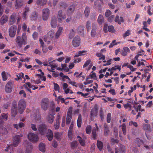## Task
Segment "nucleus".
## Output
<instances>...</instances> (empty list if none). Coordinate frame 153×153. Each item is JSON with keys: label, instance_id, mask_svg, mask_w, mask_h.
I'll use <instances>...</instances> for the list:
<instances>
[{"label": "nucleus", "instance_id": "nucleus-1", "mask_svg": "<svg viewBox=\"0 0 153 153\" xmlns=\"http://www.w3.org/2000/svg\"><path fill=\"white\" fill-rule=\"evenodd\" d=\"M26 106V102L23 99L20 100L18 103V110L21 114H22L25 110Z\"/></svg>", "mask_w": 153, "mask_h": 153}, {"label": "nucleus", "instance_id": "nucleus-2", "mask_svg": "<svg viewBox=\"0 0 153 153\" xmlns=\"http://www.w3.org/2000/svg\"><path fill=\"white\" fill-rule=\"evenodd\" d=\"M27 136L29 140L33 143L37 142L39 139L37 134L32 132L29 133Z\"/></svg>", "mask_w": 153, "mask_h": 153}, {"label": "nucleus", "instance_id": "nucleus-3", "mask_svg": "<svg viewBox=\"0 0 153 153\" xmlns=\"http://www.w3.org/2000/svg\"><path fill=\"white\" fill-rule=\"evenodd\" d=\"M76 4L75 3H73L70 5L68 8L66 13L68 16H70L73 14L76 9Z\"/></svg>", "mask_w": 153, "mask_h": 153}, {"label": "nucleus", "instance_id": "nucleus-4", "mask_svg": "<svg viewBox=\"0 0 153 153\" xmlns=\"http://www.w3.org/2000/svg\"><path fill=\"white\" fill-rule=\"evenodd\" d=\"M81 43V39L78 36H76L72 41V45L75 47H78Z\"/></svg>", "mask_w": 153, "mask_h": 153}, {"label": "nucleus", "instance_id": "nucleus-5", "mask_svg": "<svg viewBox=\"0 0 153 153\" xmlns=\"http://www.w3.org/2000/svg\"><path fill=\"white\" fill-rule=\"evenodd\" d=\"M17 30V27L13 25L11 26L9 29V33L10 36L11 37H14L16 35Z\"/></svg>", "mask_w": 153, "mask_h": 153}, {"label": "nucleus", "instance_id": "nucleus-6", "mask_svg": "<svg viewBox=\"0 0 153 153\" xmlns=\"http://www.w3.org/2000/svg\"><path fill=\"white\" fill-rule=\"evenodd\" d=\"M42 17L44 21H46L48 19L50 14V10L47 8L44 9L42 10Z\"/></svg>", "mask_w": 153, "mask_h": 153}, {"label": "nucleus", "instance_id": "nucleus-7", "mask_svg": "<svg viewBox=\"0 0 153 153\" xmlns=\"http://www.w3.org/2000/svg\"><path fill=\"white\" fill-rule=\"evenodd\" d=\"M47 129L46 126L43 124L40 125L38 128L40 134L41 135H44L45 134Z\"/></svg>", "mask_w": 153, "mask_h": 153}, {"label": "nucleus", "instance_id": "nucleus-8", "mask_svg": "<svg viewBox=\"0 0 153 153\" xmlns=\"http://www.w3.org/2000/svg\"><path fill=\"white\" fill-rule=\"evenodd\" d=\"M49 104L48 99L47 98L44 99L42 100L41 103L42 108L44 110H46Z\"/></svg>", "mask_w": 153, "mask_h": 153}, {"label": "nucleus", "instance_id": "nucleus-9", "mask_svg": "<svg viewBox=\"0 0 153 153\" xmlns=\"http://www.w3.org/2000/svg\"><path fill=\"white\" fill-rule=\"evenodd\" d=\"M8 114H2L0 116V129L3 126L4 121H6L7 120Z\"/></svg>", "mask_w": 153, "mask_h": 153}, {"label": "nucleus", "instance_id": "nucleus-10", "mask_svg": "<svg viewBox=\"0 0 153 153\" xmlns=\"http://www.w3.org/2000/svg\"><path fill=\"white\" fill-rule=\"evenodd\" d=\"M22 137V134L16 135L14 137L13 141V146L16 147L18 146L20 140V138Z\"/></svg>", "mask_w": 153, "mask_h": 153}, {"label": "nucleus", "instance_id": "nucleus-11", "mask_svg": "<svg viewBox=\"0 0 153 153\" xmlns=\"http://www.w3.org/2000/svg\"><path fill=\"white\" fill-rule=\"evenodd\" d=\"M20 36H18L16 39V42L20 47H22V45H25L26 44V41L23 40Z\"/></svg>", "mask_w": 153, "mask_h": 153}, {"label": "nucleus", "instance_id": "nucleus-12", "mask_svg": "<svg viewBox=\"0 0 153 153\" xmlns=\"http://www.w3.org/2000/svg\"><path fill=\"white\" fill-rule=\"evenodd\" d=\"M57 16L58 21L60 23H61L63 19H65L66 18V15L62 13V10H59L58 12Z\"/></svg>", "mask_w": 153, "mask_h": 153}, {"label": "nucleus", "instance_id": "nucleus-13", "mask_svg": "<svg viewBox=\"0 0 153 153\" xmlns=\"http://www.w3.org/2000/svg\"><path fill=\"white\" fill-rule=\"evenodd\" d=\"M76 30L79 34L84 37L86 32L84 31V27L83 26L80 25L78 26Z\"/></svg>", "mask_w": 153, "mask_h": 153}, {"label": "nucleus", "instance_id": "nucleus-14", "mask_svg": "<svg viewBox=\"0 0 153 153\" xmlns=\"http://www.w3.org/2000/svg\"><path fill=\"white\" fill-rule=\"evenodd\" d=\"M52 114H50L47 118V120L49 123H52L54 119V115L55 114L54 110V109L52 110Z\"/></svg>", "mask_w": 153, "mask_h": 153}, {"label": "nucleus", "instance_id": "nucleus-15", "mask_svg": "<svg viewBox=\"0 0 153 153\" xmlns=\"http://www.w3.org/2000/svg\"><path fill=\"white\" fill-rule=\"evenodd\" d=\"M17 114V108H16V102H14L13 104L12 107L11 114V116L13 117L16 116Z\"/></svg>", "mask_w": 153, "mask_h": 153}, {"label": "nucleus", "instance_id": "nucleus-16", "mask_svg": "<svg viewBox=\"0 0 153 153\" xmlns=\"http://www.w3.org/2000/svg\"><path fill=\"white\" fill-rule=\"evenodd\" d=\"M97 109L95 107L91 109V121L93 120L94 117L97 116Z\"/></svg>", "mask_w": 153, "mask_h": 153}, {"label": "nucleus", "instance_id": "nucleus-17", "mask_svg": "<svg viewBox=\"0 0 153 153\" xmlns=\"http://www.w3.org/2000/svg\"><path fill=\"white\" fill-rule=\"evenodd\" d=\"M55 60H53L52 61V62H49V65L48 66V67L47 68L48 70L50 71H52V72H53L55 70V68L57 67V65L55 64L53 65H52L51 63L52 62H55Z\"/></svg>", "mask_w": 153, "mask_h": 153}, {"label": "nucleus", "instance_id": "nucleus-18", "mask_svg": "<svg viewBox=\"0 0 153 153\" xmlns=\"http://www.w3.org/2000/svg\"><path fill=\"white\" fill-rule=\"evenodd\" d=\"M64 30L63 28L62 27H59L58 30L56 32L55 35V39H58L63 32Z\"/></svg>", "mask_w": 153, "mask_h": 153}, {"label": "nucleus", "instance_id": "nucleus-19", "mask_svg": "<svg viewBox=\"0 0 153 153\" xmlns=\"http://www.w3.org/2000/svg\"><path fill=\"white\" fill-rule=\"evenodd\" d=\"M8 18L7 16L5 15H3L0 19V23L1 25H3L6 23L8 21Z\"/></svg>", "mask_w": 153, "mask_h": 153}, {"label": "nucleus", "instance_id": "nucleus-20", "mask_svg": "<svg viewBox=\"0 0 153 153\" xmlns=\"http://www.w3.org/2000/svg\"><path fill=\"white\" fill-rule=\"evenodd\" d=\"M12 82H9L6 84L5 87V91L8 93H10L12 90Z\"/></svg>", "mask_w": 153, "mask_h": 153}, {"label": "nucleus", "instance_id": "nucleus-21", "mask_svg": "<svg viewBox=\"0 0 153 153\" xmlns=\"http://www.w3.org/2000/svg\"><path fill=\"white\" fill-rule=\"evenodd\" d=\"M23 4L22 0H16L15 7L16 9H19L23 5Z\"/></svg>", "mask_w": 153, "mask_h": 153}, {"label": "nucleus", "instance_id": "nucleus-22", "mask_svg": "<svg viewBox=\"0 0 153 153\" xmlns=\"http://www.w3.org/2000/svg\"><path fill=\"white\" fill-rule=\"evenodd\" d=\"M115 153H124L126 151L125 147L124 146L120 145V149L118 150L116 148L115 149Z\"/></svg>", "mask_w": 153, "mask_h": 153}, {"label": "nucleus", "instance_id": "nucleus-23", "mask_svg": "<svg viewBox=\"0 0 153 153\" xmlns=\"http://www.w3.org/2000/svg\"><path fill=\"white\" fill-rule=\"evenodd\" d=\"M16 76L17 78H15L16 80H18L19 79H22V78L24 79V80L22 81V82L24 83L25 82V79L24 77V75L23 73H21L19 74H16Z\"/></svg>", "mask_w": 153, "mask_h": 153}, {"label": "nucleus", "instance_id": "nucleus-24", "mask_svg": "<svg viewBox=\"0 0 153 153\" xmlns=\"http://www.w3.org/2000/svg\"><path fill=\"white\" fill-rule=\"evenodd\" d=\"M36 76L38 77V78L36 79V81L34 80H31V82L33 84L34 83L36 84H38L41 82L40 79L41 78V74H37L36 75Z\"/></svg>", "mask_w": 153, "mask_h": 153}, {"label": "nucleus", "instance_id": "nucleus-25", "mask_svg": "<svg viewBox=\"0 0 153 153\" xmlns=\"http://www.w3.org/2000/svg\"><path fill=\"white\" fill-rule=\"evenodd\" d=\"M16 14L14 13H13L11 15L10 21L9 24L10 25H12L14 24L16 22Z\"/></svg>", "mask_w": 153, "mask_h": 153}, {"label": "nucleus", "instance_id": "nucleus-26", "mask_svg": "<svg viewBox=\"0 0 153 153\" xmlns=\"http://www.w3.org/2000/svg\"><path fill=\"white\" fill-rule=\"evenodd\" d=\"M56 19L55 17H52L51 19V25L52 27L55 28L56 26Z\"/></svg>", "mask_w": 153, "mask_h": 153}, {"label": "nucleus", "instance_id": "nucleus-27", "mask_svg": "<svg viewBox=\"0 0 153 153\" xmlns=\"http://www.w3.org/2000/svg\"><path fill=\"white\" fill-rule=\"evenodd\" d=\"M38 13L36 11L32 12L30 17V19L31 20H35L38 17Z\"/></svg>", "mask_w": 153, "mask_h": 153}, {"label": "nucleus", "instance_id": "nucleus-28", "mask_svg": "<svg viewBox=\"0 0 153 153\" xmlns=\"http://www.w3.org/2000/svg\"><path fill=\"white\" fill-rule=\"evenodd\" d=\"M46 136L49 140L50 141L52 140L53 134L52 131L50 129L48 130V132L47 133Z\"/></svg>", "mask_w": 153, "mask_h": 153}, {"label": "nucleus", "instance_id": "nucleus-29", "mask_svg": "<svg viewBox=\"0 0 153 153\" xmlns=\"http://www.w3.org/2000/svg\"><path fill=\"white\" fill-rule=\"evenodd\" d=\"M104 19L103 16L101 14H100L98 17L97 21L98 23L101 25L104 22Z\"/></svg>", "mask_w": 153, "mask_h": 153}, {"label": "nucleus", "instance_id": "nucleus-30", "mask_svg": "<svg viewBox=\"0 0 153 153\" xmlns=\"http://www.w3.org/2000/svg\"><path fill=\"white\" fill-rule=\"evenodd\" d=\"M120 53L123 56L126 55L128 52L130 51V50L129 48H120Z\"/></svg>", "mask_w": 153, "mask_h": 153}, {"label": "nucleus", "instance_id": "nucleus-31", "mask_svg": "<svg viewBox=\"0 0 153 153\" xmlns=\"http://www.w3.org/2000/svg\"><path fill=\"white\" fill-rule=\"evenodd\" d=\"M96 128H94L93 129L92 135L94 139H95L97 136L96 131L98 129V127L97 124H95Z\"/></svg>", "mask_w": 153, "mask_h": 153}, {"label": "nucleus", "instance_id": "nucleus-32", "mask_svg": "<svg viewBox=\"0 0 153 153\" xmlns=\"http://www.w3.org/2000/svg\"><path fill=\"white\" fill-rule=\"evenodd\" d=\"M77 138H79V140L81 145L84 146L85 145V140L86 139L85 137H84L83 139L79 136L77 137Z\"/></svg>", "mask_w": 153, "mask_h": 153}, {"label": "nucleus", "instance_id": "nucleus-33", "mask_svg": "<svg viewBox=\"0 0 153 153\" xmlns=\"http://www.w3.org/2000/svg\"><path fill=\"white\" fill-rule=\"evenodd\" d=\"M39 149L40 151L44 152L45 151V145L43 143H41L39 146Z\"/></svg>", "mask_w": 153, "mask_h": 153}, {"label": "nucleus", "instance_id": "nucleus-34", "mask_svg": "<svg viewBox=\"0 0 153 153\" xmlns=\"http://www.w3.org/2000/svg\"><path fill=\"white\" fill-rule=\"evenodd\" d=\"M77 123L78 127H80L81 126L82 123V116L80 114L79 115Z\"/></svg>", "mask_w": 153, "mask_h": 153}, {"label": "nucleus", "instance_id": "nucleus-35", "mask_svg": "<svg viewBox=\"0 0 153 153\" xmlns=\"http://www.w3.org/2000/svg\"><path fill=\"white\" fill-rule=\"evenodd\" d=\"M91 22L88 21L86 22L85 27L88 32L90 31V30L91 29Z\"/></svg>", "mask_w": 153, "mask_h": 153}, {"label": "nucleus", "instance_id": "nucleus-36", "mask_svg": "<svg viewBox=\"0 0 153 153\" xmlns=\"http://www.w3.org/2000/svg\"><path fill=\"white\" fill-rule=\"evenodd\" d=\"M54 35V32L53 30H51L48 33V35L50 39H52L53 38Z\"/></svg>", "mask_w": 153, "mask_h": 153}, {"label": "nucleus", "instance_id": "nucleus-37", "mask_svg": "<svg viewBox=\"0 0 153 153\" xmlns=\"http://www.w3.org/2000/svg\"><path fill=\"white\" fill-rule=\"evenodd\" d=\"M90 12V9L89 7H86L84 13L85 16L86 17H88Z\"/></svg>", "mask_w": 153, "mask_h": 153}, {"label": "nucleus", "instance_id": "nucleus-38", "mask_svg": "<svg viewBox=\"0 0 153 153\" xmlns=\"http://www.w3.org/2000/svg\"><path fill=\"white\" fill-rule=\"evenodd\" d=\"M104 134L105 135H107L109 132L108 127V125L106 124H105L104 125Z\"/></svg>", "mask_w": 153, "mask_h": 153}, {"label": "nucleus", "instance_id": "nucleus-39", "mask_svg": "<svg viewBox=\"0 0 153 153\" xmlns=\"http://www.w3.org/2000/svg\"><path fill=\"white\" fill-rule=\"evenodd\" d=\"M75 35V32L74 30L73 29L71 30L68 35L69 39H72Z\"/></svg>", "mask_w": 153, "mask_h": 153}, {"label": "nucleus", "instance_id": "nucleus-40", "mask_svg": "<svg viewBox=\"0 0 153 153\" xmlns=\"http://www.w3.org/2000/svg\"><path fill=\"white\" fill-rule=\"evenodd\" d=\"M93 80L90 78H86L85 81L84 82V83L85 85H87L93 82Z\"/></svg>", "mask_w": 153, "mask_h": 153}, {"label": "nucleus", "instance_id": "nucleus-41", "mask_svg": "<svg viewBox=\"0 0 153 153\" xmlns=\"http://www.w3.org/2000/svg\"><path fill=\"white\" fill-rule=\"evenodd\" d=\"M61 67L62 70H64V71L67 72L69 71V68L67 67V65L66 64H62Z\"/></svg>", "mask_w": 153, "mask_h": 153}, {"label": "nucleus", "instance_id": "nucleus-42", "mask_svg": "<svg viewBox=\"0 0 153 153\" xmlns=\"http://www.w3.org/2000/svg\"><path fill=\"white\" fill-rule=\"evenodd\" d=\"M96 55L98 57H99V60H104L105 58V56L104 55H103L100 53H98L96 54Z\"/></svg>", "mask_w": 153, "mask_h": 153}, {"label": "nucleus", "instance_id": "nucleus-43", "mask_svg": "<svg viewBox=\"0 0 153 153\" xmlns=\"http://www.w3.org/2000/svg\"><path fill=\"white\" fill-rule=\"evenodd\" d=\"M59 7L61 8H65L67 6L66 3L63 2H60L59 3Z\"/></svg>", "mask_w": 153, "mask_h": 153}, {"label": "nucleus", "instance_id": "nucleus-44", "mask_svg": "<svg viewBox=\"0 0 153 153\" xmlns=\"http://www.w3.org/2000/svg\"><path fill=\"white\" fill-rule=\"evenodd\" d=\"M97 145L99 150H101L102 149L103 144L102 142L98 141L97 142Z\"/></svg>", "mask_w": 153, "mask_h": 153}, {"label": "nucleus", "instance_id": "nucleus-45", "mask_svg": "<svg viewBox=\"0 0 153 153\" xmlns=\"http://www.w3.org/2000/svg\"><path fill=\"white\" fill-rule=\"evenodd\" d=\"M38 33L36 31H34L32 34V37L33 39L34 40H36L38 39Z\"/></svg>", "mask_w": 153, "mask_h": 153}, {"label": "nucleus", "instance_id": "nucleus-46", "mask_svg": "<svg viewBox=\"0 0 153 153\" xmlns=\"http://www.w3.org/2000/svg\"><path fill=\"white\" fill-rule=\"evenodd\" d=\"M33 147L31 145L28 146L27 148L25 153H32Z\"/></svg>", "mask_w": 153, "mask_h": 153}, {"label": "nucleus", "instance_id": "nucleus-47", "mask_svg": "<svg viewBox=\"0 0 153 153\" xmlns=\"http://www.w3.org/2000/svg\"><path fill=\"white\" fill-rule=\"evenodd\" d=\"M1 75L3 81H5L7 80V74L5 71H3L2 72Z\"/></svg>", "mask_w": 153, "mask_h": 153}, {"label": "nucleus", "instance_id": "nucleus-48", "mask_svg": "<svg viewBox=\"0 0 153 153\" xmlns=\"http://www.w3.org/2000/svg\"><path fill=\"white\" fill-rule=\"evenodd\" d=\"M87 51H80L78 52L79 54H76L75 55L74 57H77L80 55H84L85 54V53L87 52Z\"/></svg>", "mask_w": 153, "mask_h": 153}, {"label": "nucleus", "instance_id": "nucleus-49", "mask_svg": "<svg viewBox=\"0 0 153 153\" xmlns=\"http://www.w3.org/2000/svg\"><path fill=\"white\" fill-rule=\"evenodd\" d=\"M116 42V40H113L112 42L110 44V45H109V48H111L114 45H117L120 43L119 42Z\"/></svg>", "mask_w": 153, "mask_h": 153}, {"label": "nucleus", "instance_id": "nucleus-50", "mask_svg": "<svg viewBox=\"0 0 153 153\" xmlns=\"http://www.w3.org/2000/svg\"><path fill=\"white\" fill-rule=\"evenodd\" d=\"M61 133L57 132L55 133L54 136L57 140H59L61 139Z\"/></svg>", "mask_w": 153, "mask_h": 153}, {"label": "nucleus", "instance_id": "nucleus-51", "mask_svg": "<svg viewBox=\"0 0 153 153\" xmlns=\"http://www.w3.org/2000/svg\"><path fill=\"white\" fill-rule=\"evenodd\" d=\"M108 31L111 33H114L115 31L114 27L112 25H109L108 26Z\"/></svg>", "mask_w": 153, "mask_h": 153}, {"label": "nucleus", "instance_id": "nucleus-52", "mask_svg": "<svg viewBox=\"0 0 153 153\" xmlns=\"http://www.w3.org/2000/svg\"><path fill=\"white\" fill-rule=\"evenodd\" d=\"M24 126V124L22 123H21L19 124V125L18 126L17 124H14V126L15 128L16 129H17L18 128L19 126L20 128H22V127H23Z\"/></svg>", "mask_w": 153, "mask_h": 153}, {"label": "nucleus", "instance_id": "nucleus-53", "mask_svg": "<svg viewBox=\"0 0 153 153\" xmlns=\"http://www.w3.org/2000/svg\"><path fill=\"white\" fill-rule=\"evenodd\" d=\"M1 129L2 131V132L3 134H6L8 132L7 129L6 128L3 127V126H2V127L0 129V130Z\"/></svg>", "mask_w": 153, "mask_h": 153}, {"label": "nucleus", "instance_id": "nucleus-54", "mask_svg": "<svg viewBox=\"0 0 153 153\" xmlns=\"http://www.w3.org/2000/svg\"><path fill=\"white\" fill-rule=\"evenodd\" d=\"M91 126H87L86 128V133L87 134H89L91 132Z\"/></svg>", "mask_w": 153, "mask_h": 153}, {"label": "nucleus", "instance_id": "nucleus-55", "mask_svg": "<svg viewBox=\"0 0 153 153\" xmlns=\"http://www.w3.org/2000/svg\"><path fill=\"white\" fill-rule=\"evenodd\" d=\"M72 116L68 115H67V117L66 119V123L67 124H69L70 123L71 119L72 118Z\"/></svg>", "mask_w": 153, "mask_h": 153}, {"label": "nucleus", "instance_id": "nucleus-56", "mask_svg": "<svg viewBox=\"0 0 153 153\" xmlns=\"http://www.w3.org/2000/svg\"><path fill=\"white\" fill-rule=\"evenodd\" d=\"M144 129L147 131H150V126L149 124H145L143 126Z\"/></svg>", "mask_w": 153, "mask_h": 153}, {"label": "nucleus", "instance_id": "nucleus-57", "mask_svg": "<svg viewBox=\"0 0 153 153\" xmlns=\"http://www.w3.org/2000/svg\"><path fill=\"white\" fill-rule=\"evenodd\" d=\"M59 87L57 83H54V89L56 91H59Z\"/></svg>", "mask_w": 153, "mask_h": 153}, {"label": "nucleus", "instance_id": "nucleus-58", "mask_svg": "<svg viewBox=\"0 0 153 153\" xmlns=\"http://www.w3.org/2000/svg\"><path fill=\"white\" fill-rule=\"evenodd\" d=\"M111 12L109 10H106L105 13V16L107 17H108L110 15H111Z\"/></svg>", "mask_w": 153, "mask_h": 153}, {"label": "nucleus", "instance_id": "nucleus-59", "mask_svg": "<svg viewBox=\"0 0 153 153\" xmlns=\"http://www.w3.org/2000/svg\"><path fill=\"white\" fill-rule=\"evenodd\" d=\"M65 92V93L66 94H68V93H70L71 94H73V93L72 90H71L69 88H67L64 90Z\"/></svg>", "mask_w": 153, "mask_h": 153}, {"label": "nucleus", "instance_id": "nucleus-60", "mask_svg": "<svg viewBox=\"0 0 153 153\" xmlns=\"http://www.w3.org/2000/svg\"><path fill=\"white\" fill-rule=\"evenodd\" d=\"M34 52L36 54L41 55L42 53L41 48H36Z\"/></svg>", "mask_w": 153, "mask_h": 153}, {"label": "nucleus", "instance_id": "nucleus-61", "mask_svg": "<svg viewBox=\"0 0 153 153\" xmlns=\"http://www.w3.org/2000/svg\"><path fill=\"white\" fill-rule=\"evenodd\" d=\"M41 73V78H42V80L45 81L46 80V78L44 76V73L42 71L41 69H39L38 70Z\"/></svg>", "mask_w": 153, "mask_h": 153}, {"label": "nucleus", "instance_id": "nucleus-62", "mask_svg": "<svg viewBox=\"0 0 153 153\" xmlns=\"http://www.w3.org/2000/svg\"><path fill=\"white\" fill-rule=\"evenodd\" d=\"M40 120V117L38 115H35L34 118V120L37 123L39 122Z\"/></svg>", "mask_w": 153, "mask_h": 153}, {"label": "nucleus", "instance_id": "nucleus-63", "mask_svg": "<svg viewBox=\"0 0 153 153\" xmlns=\"http://www.w3.org/2000/svg\"><path fill=\"white\" fill-rule=\"evenodd\" d=\"M121 126L123 134L125 135L126 134V126L125 124L123 123Z\"/></svg>", "mask_w": 153, "mask_h": 153}, {"label": "nucleus", "instance_id": "nucleus-64", "mask_svg": "<svg viewBox=\"0 0 153 153\" xmlns=\"http://www.w3.org/2000/svg\"><path fill=\"white\" fill-rule=\"evenodd\" d=\"M130 30H127L123 35L124 38H125L126 36H129L130 34Z\"/></svg>", "mask_w": 153, "mask_h": 153}]
</instances>
